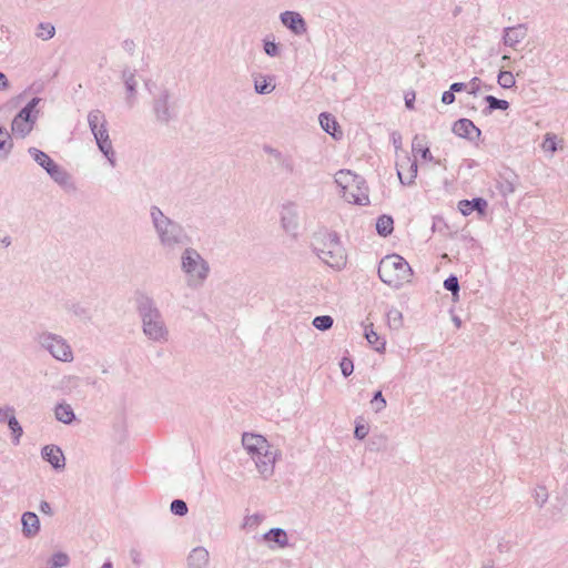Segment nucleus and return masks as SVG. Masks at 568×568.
<instances>
[{"mask_svg":"<svg viewBox=\"0 0 568 568\" xmlns=\"http://www.w3.org/2000/svg\"><path fill=\"white\" fill-rule=\"evenodd\" d=\"M150 219L158 243L163 251L175 252L191 244L192 239L184 226L165 215L159 206L150 207Z\"/></svg>","mask_w":568,"mask_h":568,"instance_id":"1","label":"nucleus"},{"mask_svg":"<svg viewBox=\"0 0 568 568\" xmlns=\"http://www.w3.org/2000/svg\"><path fill=\"white\" fill-rule=\"evenodd\" d=\"M135 303L136 310L142 320V329L144 335L153 342H166L169 331L159 308L154 304V301L142 293H138Z\"/></svg>","mask_w":568,"mask_h":568,"instance_id":"2","label":"nucleus"},{"mask_svg":"<svg viewBox=\"0 0 568 568\" xmlns=\"http://www.w3.org/2000/svg\"><path fill=\"white\" fill-rule=\"evenodd\" d=\"M313 247L318 258L329 267L342 270L346 265L347 254L336 233L317 234Z\"/></svg>","mask_w":568,"mask_h":568,"instance_id":"3","label":"nucleus"},{"mask_svg":"<svg viewBox=\"0 0 568 568\" xmlns=\"http://www.w3.org/2000/svg\"><path fill=\"white\" fill-rule=\"evenodd\" d=\"M152 97L151 114L158 125L168 126L178 119L179 109L174 93L165 85H154V90L149 88Z\"/></svg>","mask_w":568,"mask_h":568,"instance_id":"4","label":"nucleus"},{"mask_svg":"<svg viewBox=\"0 0 568 568\" xmlns=\"http://www.w3.org/2000/svg\"><path fill=\"white\" fill-rule=\"evenodd\" d=\"M335 183L341 187L343 197L348 203L368 204V187L362 176L349 170H339L335 174Z\"/></svg>","mask_w":568,"mask_h":568,"instance_id":"5","label":"nucleus"},{"mask_svg":"<svg viewBox=\"0 0 568 568\" xmlns=\"http://www.w3.org/2000/svg\"><path fill=\"white\" fill-rule=\"evenodd\" d=\"M378 275L384 284H404L410 282L412 268L402 256L392 254L379 262Z\"/></svg>","mask_w":568,"mask_h":568,"instance_id":"6","label":"nucleus"},{"mask_svg":"<svg viewBox=\"0 0 568 568\" xmlns=\"http://www.w3.org/2000/svg\"><path fill=\"white\" fill-rule=\"evenodd\" d=\"M181 270L191 280L204 282L209 276L210 265L195 248L186 245L181 254Z\"/></svg>","mask_w":568,"mask_h":568,"instance_id":"7","label":"nucleus"},{"mask_svg":"<svg viewBox=\"0 0 568 568\" xmlns=\"http://www.w3.org/2000/svg\"><path fill=\"white\" fill-rule=\"evenodd\" d=\"M38 344L49 352L53 358L70 363L73 361V352L65 338L50 332H42L37 336Z\"/></svg>","mask_w":568,"mask_h":568,"instance_id":"8","label":"nucleus"},{"mask_svg":"<svg viewBox=\"0 0 568 568\" xmlns=\"http://www.w3.org/2000/svg\"><path fill=\"white\" fill-rule=\"evenodd\" d=\"M40 98H33L14 116L11 124V130L16 136L26 138L33 130L39 113L36 111V106L40 103Z\"/></svg>","mask_w":568,"mask_h":568,"instance_id":"9","label":"nucleus"},{"mask_svg":"<svg viewBox=\"0 0 568 568\" xmlns=\"http://www.w3.org/2000/svg\"><path fill=\"white\" fill-rule=\"evenodd\" d=\"M121 80L125 89V105L128 109H133L138 103V80L135 71L128 68L124 69L121 73Z\"/></svg>","mask_w":568,"mask_h":568,"instance_id":"10","label":"nucleus"},{"mask_svg":"<svg viewBox=\"0 0 568 568\" xmlns=\"http://www.w3.org/2000/svg\"><path fill=\"white\" fill-rule=\"evenodd\" d=\"M99 150L109 161L110 165L114 168L116 165L115 152L113 150L112 141L109 135L108 125L98 129L92 132Z\"/></svg>","mask_w":568,"mask_h":568,"instance_id":"11","label":"nucleus"},{"mask_svg":"<svg viewBox=\"0 0 568 568\" xmlns=\"http://www.w3.org/2000/svg\"><path fill=\"white\" fill-rule=\"evenodd\" d=\"M280 20L295 36H303L307 31V24L300 12L284 11L280 14Z\"/></svg>","mask_w":568,"mask_h":568,"instance_id":"12","label":"nucleus"},{"mask_svg":"<svg viewBox=\"0 0 568 568\" xmlns=\"http://www.w3.org/2000/svg\"><path fill=\"white\" fill-rule=\"evenodd\" d=\"M47 173L65 192H74L77 190L71 174L58 163H54L51 168H48Z\"/></svg>","mask_w":568,"mask_h":568,"instance_id":"13","label":"nucleus"},{"mask_svg":"<svg viewBox=\"0 0 568 568\" xmlns=\"http://www.w3.org/2000/svg\"><path fill=\"white\" fill-rule=\"evenodd\" d=\"M396 168L402 184L410 185L414 183L417 176V163L415 160L406 155L396 163Z\"/></svg>","mask_w":568,"mask_h":568,"instance_id":"14","label":"nucleus"},{"mask_svg":"<svg viewBox=\"0 0 568 568\" xmlns=\"http://www.w3.org/2000/svg\"><path fill=\"white\" fill-rule=\"evenodd\" d=\"M258 473L264 477H270L274 471L275 454L265 448L263 452L252 457Z\"/></svg>","mask_w":568,"mask_h":568,"instance_id":"15","label":"nucleus"},{"mask_svg":"<svg viewBox=\"0 0 568 568\" xmlns=\"http://www.w3.org/2000/svg\"><path fill=\"white\" fill-rule=\"evenodd\" d=\"M453 132L469 141H478L481 131L469 119H459L453 125Z\"/></svg>","mask_w":568,"mask_h":568,"instance_id":"16","label":"nucleus"},{"mask_svg":"<svg viewBox=\"0 0 568 568\" xmlns=\"http://www.w3.org/2000/svg\"><path fill=\"white\" fill-rule=\"evenodd\" d=\"M528 34V28L525 23L504 29L503 43L509 48H516Z\"/></svg>","mask_w":568,"mask_h":568,"instance_id":"17","label":"nucleus"},{"mask_svg":"<svg viewBox=\"0 0 568 568\" xmlns=\"http://www.w3.org/2000/svg\"><path fill=\"white\" fill-rule=\"evenodd\" d=\"M41 456L57 470L63 469L65 467V458L63 452L57 445L44 446L41 450Z\"/></svg>","mask_w":568,"mask_h":568,"instance_id":"18","label":"nucleus"},{"mask_svg":"<svg viewBox=\"0 0 568 568\" xmlns=\"http://www.w3.org/2000/svg\"><path fill=\"white\" fill-rule=\"evenodd\" d=\"M242 444L251 457L263 452L265 448H270L266 439L263 436L255 434H243Z\"/></svg>","mask_w":568,"mask_h":568,"instance_id":"19","label":"nucleus"},{"mask_svg":"<svg viewBox=\"0 0 568 568\" xmlns=\"http://www.w3.org/2000/svg\"><path fill=\"white\" fill-rule=\"evenodd\" d=\"M22 535L26 538H33L40 531V520L36 513L26 511L21 516Z\"/></svg>","mask_w":568,"mask_h":568,"instance_id":"20","label":"nucleus"},{"mask_svg":"<svg viewBox=\"0 0 568 568\" xmlns=\"http://www.w3.org/2000/svg\"><path fill=\"white\" fill-rule=\"evenodd\" d=\"M487 201L483 197H476L471 201L462 200L458 203V210L465 216L469 215L473 211H477L480 214H484L487 209Z\"/></svg>","mask_w":568,"mask_h":568,"instance_id":"21","label":"nucleus"},{"mask_svg":"<svg viewBox=\"0 0 568 568\" xmlns=\"http://www.w3.org/2000/svg\"><path fill=\"white\" fill-rule=\"evenodd\" d=\"M209 564V551L204 547L194 548L187 557L189 568H205Z\"/></svg>","mask_w":568,"mask_h":568,"instance_id":"22","label":"nucleus"},{"mask_svg":"<svg viewBox=\"0 0 568 568\" xmlns=\"http://www.w3.org/2000/svg\"><path fill=\"white\" fill-rule=\"evenodd\" d=\"M54 416L55 418L67 425H70L72 422L75 420V414L73 412V408L70 404L67 403H60L54 408Z\"/></svg>","mask_w":568,"mask_h":568,"instance_id":"23","label":"nucleus"},{"mask_svg":"<svg viewBox=\"0 0 568 568\" xmlns=\"http://www.w3.org/2000/svg\"><path fill=\"white\" fill-rule=\"evenodd\" d=\"M267 542H275L278 547L284 548L288 545V537L284 529L272 528L263 536Z\"/></svg>","mask_w":568,"mask_h":568,"instance_id":"24","label":"nucleus"},{"mask_svg":"<svg viewBox=\"0 0 568 568\" xmlns=\"http://www.w3.org/2000/svg\"><path fill=\"white\" fill-rule=\"evenodd\" d=\"M28 153L38 165L45 170V172L48 171V168H51L55 163L47 153L37 148H29Z\"/></svg>","mask_w":568,"mask_h":568,"instance_id":"25","label":"nucleus"},{"mask_svg":"<svg viewBox=\"0 0 568 568\" xmlns=\"http://www.w3.org/2000/svg\"><path fill=\"white\" fill-rule=\"evenodd\" d=\"M88 124L91 132L97 131L105 125H108V121L105 119L104 113L101 110H91L88 113Z\"/></svg>","mask_w":568,"mask_h":568,"instance_id":"26","label":"nucleus"},{"mask_svg":"<svg viewBox=\"0 0 568 568\" xmlns=\"http://www.w3.org/2000/svg\"><path fill=\"white\" fill-rule=\"evenodd\" d=\"M364 336L367 339V342L377 351V352H384L385 351V341L382 339L378 334L374 331L373 324L365 326Z\"/></svg>","mask_w":568,"mask_h":568,"instance_id":"27","label":"nucleus"},{"mask_svg":"<svg viewBox=\"0 0 568 568\" xmlns=\"http://www.w3.org/2000/svg\"><path fill=\"white\" fill-rule=\"evenodd\" d=\"M394 230V220L390 215L383 214L376 221V231L381 236L389 235Z\"/></svg>","mask_w":568,"mask_h":568,"instance_id":"28","label":"nucleus"},{"mask_svg":"<svg viewBox=\"0 0 568 568\" xmlns=\"http://www.w3.org/2000/svg\"><path fill=\"white\" fill-rule=\"evenodd\" d=\"M413 152L419 153L423 159L433 161L434 158L429 151V148L424 143V138L415 135L412 143Z\"/></svg>","mask_w":568,"mask_h":568,"instance_id":"29","label":"nucleus"},{"mask_svg":"<svg viewBox=\"0 0 568 568\" xmlns=\"http://www.w3.org/2000/svg\"><path fill=\"white\" fill-rule=\"evenodd\" d=\"M388 326L392 329L398 331L404 326L403 314L397 308H389L386 313Z\"/></svg>","mask_w":568,"mask_h":568,"instance_id":"30","label":"nucleus"},{"mask_svg":"<svg viewBox=\"0 0 568 568\" xmlns=\"http://www.w3.org/2000/svg\"><path fill=\"white\" fill-rule=\"evenodd\" d=\"M55 34V28L53 24L49 23V22H41L38 24L37 29H36V37L43 40V41H48L50 39H52Z\"/></svg>","mask_w":568,"mask_h":568,"instance_id":"31","label":"nucleus"},{"mask_svg":"<svg viewBox=\"0 0 568 568\" xmlns=\"http://www.w3.org/2000/svg\"><path fill=\"white\" fill-rule=\"evenodd\" d=\"M318 121H320L322 129L325 132L334 135V132L336 131L338 124L332 114L325 113V112L321 113L318 116Z\"/></svg>","mask_w":568,"mask_h":568,"instance_id":"32","label":"nucleus"},{"mask_svg":"<svg viewBox=\"0 0 568 568\" xmlns=\"http://www.w3.org/2000/svg\"><path fill=\"white\" fill-rule=\"evenodd\" d=\"M254 89L258 94H268L274 91L275 85L267 81L266 77L260 75L254 80Z\"/></svg>","mask_w":568,"mask_h":568,"instance_id":"33","label":"nucleus"},{"mask_svg":"<svg viewBox=\"0 0 568 568\" xmlns=\"http://www.w3.org/2000/svg\"><path fill=\"white\" fill-rule=\"evenodd\" d=\"M8 427L11 430L13 443L17 445L20 443V438L23 435V429L18 419L16 418V414L13 416H10L8 420Z\"/></svg>","mask_w":568,"mask_h":568,"instance_id":"34","label":"nucleus"},{"mask_svg":"<svg viewBox=\"0 0 568 568\" xmlns=\"http://www.w3.org/2000/svg\"><path fill=\"white\" fill-rule=\"evenodd\" d=\"M313 326L318 331L325 332L332 328L334 320L329 315H320L313 320Z\"/></svg>","mask_w":568,"mask_h":568,"instance_id":"35","label":"nucleus"},{"mask_svg":"<svg viewBox=\"0 0 568 568\" xmlns=\"http://www.w3.org/2000/svg\"><path fill=\"white\" fill-rule=\"evenodd\" d=\"M387 446V437L384 435L373 436L368 440V449L371 452L385 450Z\"/></svg>","mask_w":568,"mask_h":568,"instance_id":"36","label":"nucleus"},{"mask_svg":"<svg viewBox=\"0 0 568 568\" xmlns=\"http://www.w3.org/2000/svg\"><path fill=\"white\" fill-rule=\"evenodd\" d=\"M485 101L488 103V112L490 113L494 110H507L509 108V103L506 100H500L495 98L494 95L485 97Z\"/></svg>","mask_w":568,"mask_h":568,"instance_id":"37","label":"nucleus"},{"mask_svg":"<svg viewBox=\"0 0 568 568\" xmlns=\"http://www.w3.org/2000/svg\"><path fill=\"white\" fill-rule=\"evenodd\" d=\"M498 84L504 89H510L515 85V77L510 71H500L498 74Z\"/></svg>","mask_w":568,"mask_h":568,"instance_id":"38","label":"nucleus"},{"mask_svg":"<svg viewBox=\"0 0 568 568\" xmlns=\"http://www.w3.org/2000/svg\"><path fill=\"white\" fill-rule=\"evenodd\" d=\"M69 556L64 552H55L51 557L50 564L51 566L48 568H62L69 565Z\"/></svg>","mask_w":568,"mask_h":568,"instance_id":"39","label":"nucleus"},{"mask_svg":"<svg viewBox=\"0 0 568 568\" xmlns=\"http://www.w3.org/2000/svg\"><path fill=\"white\" fill-rule=\"evenodd\" d=\"M557 138L552 133H547L545 135L544 142L541 144V148L544 151L549 152L550 154H554L557 151Z\"/></svg>","mask_w":568,"mask_h":568,"instance_id":"40","label":"nucleus"},{"mask_svg":"<svg viewBox=\"0 0 568 568\" xmlns=\"http://www.w3.org/2000/svg\"><path fill=\"white\" fill-rule=\"evenodd\" d=\"M170 510L173 515L182 517L187 514V505L182 499H174L170 505Z\"/></svg>","mask_w":568,"mask_h":568,"instance_id":"41","label":"nucleus"},{"mask_svg":"<svg viewBox=\"0 0 568 568\" xmlns=\"http://www.w3.org/2000/svg\"><path fill=\"white\" fill-rule=\"evenodd\" d=\"M371 404L376 413L382 412L386 407L387 403L383 396L382 390H377L374 393Z\"/></svg>","mask_w":568,"mask_h":568,"instance_id":"42","label":"nucleus"},{"mask_svg":"<svg viewBox=\"0 0 568 568\" xmlns=\"http://www.w3.org/2000/svg\"><path fill=\"white\" fill-rule=\"evenodd\" d=\"M275 158L281 164L282 169L287 173L294 172V161L291 156H283L280 152H275Z\"/></svg>","mask_w":568,"mask_h":568,"instance_id":"43","label":"nucleus"},{"mask_svg":"<svg viewBox=\"0 0 568 568\" xmlns=\"http://www.w3.org/2000/svg\"><path fill=\"white\" fill-rule=\"evenodd\" d=\"M263 50L268 57H278L280 55V47L274 41L264 39L263 40Z\"/></svg>","mask_w":568,"mask_h":568,"instance_id":"44","label":"nucleus"},{"mask_svg":"<svg viewBox=\"0 0 568 568\" xmlns=\"http://www.w3.org/2000/svg\"><path fill=\"white\" fill-rule=\"evenodd\" d=\"M362 418L356 420L355 429H354V436L355 438L363 440L369 432V426L367 424L362 423Z\"/></svg>","mask_w":568,"mask_h":568,"instance_id":"45","label":"nucleus"},{"mask_svg":"<svg viewBox=\"0 0 568 568\" xmlns=\"http://www.w3.org/2000/svg\"><path fill=\"white\" fill-rule=\"evenodd\" d=\"M341 372L344 377H348L354 371L353 361L349 357H343L339 362Z\"/></svg>","mask_w":568,"mask_h":568,"instance_id":"46","label":"nucleus"},{"mask_svg":"<svg viewBox=\"0 0 568 568\" xmlns=\"http://www.w3.org/2000/svg\"><path fill=\"white\" fill-rule=\"evenodd\" d=\"M535 501L539 507H542L548 500V493L545 487H539L535 490Z\"/></svg>","mask_w":568,"mask_h":568,"instance_id":"47","label":"nucleus"},{"mask_svg":"<svg viewBox=\"0 0 568 568\" xmlns=\"http://www.w3.org/2000/svg\"><path fill=\"white\" fill-rule=\"evenodd\" d=\"M16 414V409L12 406L6 405L0 407V424L8 423L10 416Z\"/></svg>","mask_w":568,"mask_h":568,"instance_id":"48","label":"nucleus"},{"mask_svg":"<svg viewBox=\"0 0 568 568\" xmlns=\"http://www.w3.org/2000/svg\"><path fill=\"white\" fill-rule=\"evenodd\" d=\"M513 548L511 541L505 537H500L497 544V550L499 554H508Z\"/></svg>","mask_w":568,"mask_h":568,"instance_id":"49","label":"nucleus"},{"mask_svg":"<svg viewBox=\"0 0 568 568\" xmlns=\"http://www.w3.org/2000/svg\"><path fill=\"white\" fill-rule=\"evenodd\" d=\"M261 520H262V516L258 514L247 516L245 518V526H250V527L257 526L261 523Z\"/></svg>","mask_w":568,"mask_h":568,"instance_id":"50","label":"nucleus"},{"mask_svg":"<svg viewBox=\"0 0 568 568\" xmlns=\"http://www.w3.org/2000/svg\"><path fill=\"white\" fill-rule=\"evenodd\" d=\"M39 510L44 514V515H48V516H52L53 515V511H52V508H51V505L45 501V500H42L39 505Z\"/></svg>","mask_w":568,"mask_h":568,"instance_id":"51","label":"nucleus"},{"mask_svg":"<svg viewBox=\"0 0 568 568\" xmlns=\"http://www.w3.org/2000/svg\"><path fill=\"white\" fill-rule=\"evenodd\" d=\"M455 101V94L452 90L445 91L442 95V102L445 104H452Z\"/></svg>","mask_w":568,"mask_h":568,"instance_id":"52","label":"nucleus"},{"mask_svg":"<svg viewBox=\"0 0 568 568\" xmlns=\"http://www.w3.org/2000/svg\"><path fill=\"white\" fill-rule=\"evenodd\" d=\"M414 101H415V93L414 92H407L405 94V105H406V108L412 110L414 108Z\"/></svg>","mask_w":568,"mask_h":568,"instance_id":"53","label":"nucleus"},{"mask_svg":"<svg viewBox=\"0 0 568 568\" xmlns=\"http://www.w3.org/2000/svg\"><path fill=\"white\" fill-rule=\"evenodd\" d=\"M479 82L480 80L478 78H473L469 82V93L476 94L479 90Z\"/></svg>","mask_w":568,"mask_h":568,"instance_id":"54","label":"nucleus"},{"mask_svg":"<svg viewBox=\"0 0 568 568\" xmlns=\"http://www.w3.org/2000/svg\"><path fill=\"white\" fill-rule=\"evenodd\" d=\"M445 288L452 292L453 301L457 302L459 298L460 286H445Z\"/></svg>","mask_w":568,"mask_h":568,"instance_id":"55","label":"nucleus"},{"mask_svg":"<svg viewBox=\"0 0 568 568\" xmlns=\"http://www.w3.org/2000/svg\"><path fill=\"white\" fill-rule=\"evenodd\" d=\"M393 144L396 150H399L402 148V136L398 133L392 134Z\"/></svg>","mask_w":568,"mask_h":568,"instance_id":"56","label":"nucleus"},{"mask_svg":"<svg viewBox=\"0 0 568 568\" xmlns=\"http://www.w3.org/2000/svg\"><path fill=\"white\" fill-rule=\"evenodd\" d=\"M8 133L4 129L0 128V150H3L7 144Z\"/></svg>","mask_w":568,"mask_h":568,"instance_id":"57","label":"nucleus"},{"mask_svg":"<svg viewBox=\"0 0 568 568\" xmlns=\"http://www.w3.org/2000/svg\"><path fill=\"white\" fill-rule=\"evenodd\" d=\"M130 556H131L132 561H133V564H134V565H138V566H139V565L141 564V558H140V557H141V555H140V552H139L138 550L132 549V550L130 551Z\"/></svg>","mask_w":568,"mask_h":568,"instance_id":"58","label":"nucleus"},{"mask_svg":"<svg viewBox=\"0 0 568 568\" xmlns=\"http://www.w3.org/2000/svg\"><path fill=\"white\" fill-rule=\"evenodd\" d=\"M12 244V239L10 235H4L0 237V246L8 247Z\"/></svg>","mask_w":568,"mask_h":568,"instance_id":"59","label":"nucleus"},{"mask_svg":"<svg viewBox=\"0 0 568 568\" xmlns=\"http://www.w3.org/2000/svg\"><path fill=\"white\" fill-rule=\"evenodd\" d=\"M9 88V81L4 73L0 72V90H6Z\"/></svg>","mask_w":568,"mask_h":568,"instance_id":"60","label":"nucleus"},{"mask_svg":"<svg viewBox=\"0 0 568 568\" xmlns=\"http://www.w3.org/2000/svg\"><path fill=\"white\" fill-rule=\"evenodd\" d=\"M466 88V84L465 83H462V82H455L450 85V90L453 92H460L463 91L464 89Z\"/></svg>","mask_w":568,"mask_h":568,"instance_id":"61","label":"nucleus"},{"mask_svg":"<svg viewBox=\"0 0 568 568\" xmlns=\"http://www.w3.org/2000/svg\"><path fill=\"white\" fill-rule=\"evenodd\" d=\"M443 284H458V278L455 275L448 276Z\"/></svg>","mask_w":568,"mask_h":568,"instance_id":"62","label":"nucleus"},{"mask_svg":"<svg viewBox=\"0 0 568 568\" xmlns=\"http://www.w3.org/2000/svg\"><path fill=\"white\" fill-rule=\"evenodd\" d=\"M481 568H495L494 566V561L493 560H488L487 562H485Z\"/></svg>","mask_w":568,"mask_h":568,"instance_id":"63","label":"nucleus"},{"mask_svg":"<svg viewBox=\"0 0 568 568\" xmlns=\"http://www.w3.org/2000/svg\"><path fill=\"white\" fill-rule=\"evenodd\" d=\"M112 567H113L112 562H111L110 560H108V561H105V562L102 565V567H101V568H112Z\"/></svg>","mask_w":568,"mask_h":568,"instance_id":"64","label":"nucleus"}]
</instances>
